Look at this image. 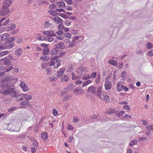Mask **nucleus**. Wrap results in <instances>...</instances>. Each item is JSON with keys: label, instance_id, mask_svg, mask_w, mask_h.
Wrapping results in <instances>:
<instances>
[{"label": "nucleus", "instance_id": "30", "mask_svg": "<svg viewBox=\"0 0 153 153\" xmlns=\"http://www.w3.org/2000/svg\"><path fill=\"white\" fill-rule=\"evenodd\" d=\"M61 80L62 81H65L68 82V77L66 75H64L61 77Z\"/></svg>", "mask_w": 153, "mask_h": 153}, {"label": "nucleus", "instance_id": "34", "mask_svg": "<svg viewBox=\"0 0 153 153\" xmlns=\"http://www.w3.org/2000/svg\"><path fill=\"white\" fill-rule=\"evenodd\" d=\"M63 45V43L61 42L56 44L55 45V47L57 48H60Z\"/></svg>", "mask_w": 153, "mask_h": 153}, {"label": "nucleus", "instance_id": "37", "mask_svg": "<svg viewBox=\"0 0 153 153\" xmlns=\"http://www.w3.org/2000/svg\"><path fill=\"white\" fill-rule=\"evenodd\" d=\"M16 25L14 24H13L8 27V30L9 31L12 30L16 28Z\"/></svg>", "mask_w": 153, "mask_h": 153}, {"label": "nucleus", "instance_id": "50", "mask_svg": "<svg viewBox=\"0 0 153 153\" xmlns=\"http://www.w3.org/2000/svg\"><path fill=\"white\" fill-rule=\"evenodd\" d=\"M145 51L144 50H137L136 51V54H138L140 53L142 54Z\"/></svg>", "mask_w": 153, "mask_h": 153}, {"label": "nucleus", "instance_id": "5", "mask_svg": "<svg viewBox=\"0 0 153 153\" xmlns=\"http://www.w3.org/2000/svg\"><path fill=\"white\" fill-rule=\"evenodd\" d=\"M20 85L23 91L27 92L28 91L29 88L24 82H21Z\"/></svg>", "mask_w": 153, "mask_h": 153}, {"label": "nucleus", "instance_id": "58", "mask_svg": "<svg viewBox=\"0 0 153 153\" xmlns=\"http://www.w3.org/2000/svg\"><path fill=\"white\" fill-rule=\"evenodd\" d=\"M91 76L92 78H95L97 76V72H92L91 74Z\"/></svg>", "mask_w": 153, "mask_h": 153}, {"label": "nucleus", "instance_id": "59", "mask_svg": "<svg viewBox=\"0 0 153 153\" xmlns=\"http://www.w3.org/2000/svg\"><path fill=\"white\" fill-rule=\"evenodd\" d=\"M68 5H71L73 3V1L72 0H64Z\"/></svg>", "mask_w": 153, "mask_h": 153}, {"label": "nucleus", "instance_id": "42", "mask_svg": "<svg viewBox=\"0 0 153 153\" xmlns=\"http://www.w3.org/2000/svg\"><path fill=\"white\" fill-rule=\"evenodd\" d=\"M71 74L72 76V79L75 80L78 78V77L75 75L74 72H72Z\"/></svg>", "mask_w": 153, "mask_h": 153}, {"label": "nucleus", "instance_id": "22", "mask_svg": "<svg viewBox=\"0 0 153 153\" xmlns=\"http://www.w3.org/2000/svg\"><path fill=\"white\" fill-rule=\"evenodd\" d=\"M16 97V100L18 101H21L23 100L25 98L22 94L17 96Z\"/></svg>", "mask_w": 153, "mask_h": 153}, {"label": "nucleus", "instance_id": "29", "mask_svg": "<svg viewBox=\"0 0 153 153\" xmlns=\"http://www.w3.org/2000/svg\"><path fill=\"white\" fill-rule=\"evenodd\" d=\"M126 73L125 72V71H123L121 74V77L122 79L123 80H125L126 77Z\"/></svg>", "mask_w": 153, "mask_h": 153}, {"label": "nucleus", "instance_id": "44", "mask_svg": "<svg viewBox=\"0 0 153 153\" xmlns=\"http://www.w3.org/2000/svg\"><path fill=\"white\" fill-rule=\"evenodd\" d=\"M40 59L44 61H47L49 59V57L47 56L41 57Z\"/></svg>", "mask_w": 153, "mask_h": 153}, {"label": "nucleus", "instance_id": "16", "mask_svg": "<svg viewBox=\"0 0 153 153\" xmlns=\"http://www.w3.org/2000/svg\"><path fill=\"white\" fill-rule=\"evenodd\" d=\"M41 138L43 140H45L48 137L47 133L46 132L42 133L41 135Z\"/></svg>", "mask_w": 153, "mask_h": 153}, {"label": "nucleus", "instance_id": "46", "mask_svg": "<svg viewBox=\"0 0 153 153\" xmlns=\"http://www.w3.org/2000/svg\"><path fill=\"white\" fill-rule=\"evenodd\" d=\"M48 12L50 14L53 16H55L56 13V11L51 10H49L48 11Z\"/></svg>", "mask_w": 153, "mask_h": 153}, {"label": "nucleus", "instance_id": "41", "mask_svg": "<svg viewBox=\"0 0 153 153\" xmlns=\"http://www.w3.org/2000/svg\"><path fill=\"white\" fill-rule=\"evenodd\" d=\"M59 15L65 19H68L69 18V17L68 16L65 14H64L63 13H59Z\"/></svg>", "mask_w": 153, "mask_h": 153}, {"label": "nucleus", "instance_id": "36", "mask_svg": "<svg viewBox=\"0 0 153 153\" xmlns=\"http://www.w3.org/2000/svg\"><path fill=\"white\" fill-rule=\"evenodd\" d=\"M45 39L51 42L53 41V38L51 36H47L45 38Z\"/></svg>", "mask_w": 153, "mask_h": 153}, {"label": "nucleus", "instance_id": "19", "mask_svg": "<svg viewBox=\"0 0 153 153\" xmlns=\"http://www.w3.org/2000/svg\"><path fill=\"white\" fill-rule=\"evenodd\" d=\"M7 81V80L6 79L3 80V83H4L1 85V88H8L9 87V84L6 83Z\"/></svg>", "mask_w": 153, "mask_h": 153}, {"label": "nucleus", "instance_id": "38", "mask_svg": "<svg viewBox=\"0 0 153 153\" xmlns=\"http://www.w3.org/2000/svg\"><path fill=\"white\" fill-rule=\"evenodd\" d=\"M51 25V24L48 21H46L45 22L44 27L45 28H48Z\"/></svg>", "mask_w": 153, "mask_h": 153}, {"label": "nucleus", "instance_id": "12", "mask_svg": "<svg viewBox=\"0 0 153 153\" xmlns=\"http://www.w3.org/2000/svg\"><path fill=\"white\" fill-rule=\"evenodd\" d=\"M117 89L119 92L122 91L123 89V85L122 82H118L116 85Z\"/></svg>", "mask_w": 153, "mask_h": 153}, {"label": "nucleus", "instance_id": "51", "mask_svg": "<svg viewBox=\"0 0 153 153\" xmlns=\"http://www.w3.org/2000/svg\"><path fill=\"white\" fill-rule=\"evenodd\" d=\"M148 140V138L146 137H140L139 138L138 140L139 141H145Z\"/></svg>", "mask_w": 153, "mask_h": 153}, {"label": "nucleus", "instance_id": "24", "mask_svg": "<svg viewBox=\"0 0 153 153\" xmlns=\"http://www.w3.org/2000/svg\"><path fill=\"white\" fill-rule=\"evenodd\" d=\"M20 105H25L26 106H30L31 105L30 102L26 100L22 101L20 103Z\"/></svg>", "mask_w": 153, "mask_h": 153}, {"label": "nucleus", "instance_id": "47", "mask_svg": "<svg viewBox=\"0 0 153 153\" xmlns=\"http://www.w3.org/2000/svg\"><path fill=\"white\" fill-rule=\"evenodd\" d=\"M6 49H7V46H5L3 44L0 45V49L1 50H3Z\"/></svg>", "mask_w": 153, "mask_h": 153}, {"label": "nucleus", "instance_id": "7", "mask_svg": "<svg viewBox=\"0 0 153 153\" xmlns=\"http://www.w3.org/2000/svg\"><path fill=\"white\" fill-rule=\"evenodd\" d=\"M11 61L5 58H4L1 59L0 60V65L8 64L9 65L11 63Z\"/></svg>", "mask_w": 153, "mask_h": 153}, {"label": "nucleus", "instance_id": "39", "mask_svg": "<svg viewBox=\"0 0 153 153\" xmlns=\"http://www.w3.org/2000/svg\"><path fill=\"white\" fill-rule=\"evenodd\" d=\"M91 82V80H87L83 83L82 85V86L83 87L86 86L88 85V84H90Z\"/></svg>", "mask_w": 153, "mask_h": 153}, {"label": "nucleus", "instance_id": "57", "mask_svg": "<svg viewBox=\"0 0 153 153\" xmlns=\"http://www.w3.org/2000/svg\"><path fill=\"white\" fill-rule=\"evenodd\" d=\"M146 129L148 130H153V125H151L149 126H148L146 127Z\"/></svg>", "mask_w": 153, "mask_h": 153}, {"label": "nucleus", "instance_id": "15", "mask_svg": "<svg viewBox=\"0 0 153 153\" xmlns=\"http://www.w3.org/2000/svg\"><path fill=\"white\" fill-rule=\"evenodd\" d=\"M56 5L58 7L60 8H63L65 6V3L64 2L59 1L56 3Z\"/></svg>", "mask_w": 153, "mask_h": 153}, {"label": "nucleus", "instance_id": "20", "mask_svg": "<svg viewBox=\"0 0 153 153\" xmlns=\"http://www.w3.org/2000/svg\"><path fill=\"white\" fill-rule=\"evenodd\" d=\"M11 4V1L10 0H5L3 6L8 7Z\"/></svg>", "mask_w": 153, "mask_h": 153}, {"label": "nucleus", "instance_id": "4", "mask_svg": "<svg viewBox=\"0 0 153 153\" xmlns=\"http://www.w3.org/2000/svg\"><path fill=\"white\" fill-rule=\"evenodd\" d=\"M96 88L93 85L90 86L88 87V89L86 91L87 93L89 92L90 93H92L95 94L96 93Z\"/></svg>", "mask_w": 153, "mask_h": 153}, {"label": "nucleus", "instance_id": "52", "mask_svg": "<svg viewBox=\"0 0 153 153\" xmlns=\"http://www.w3.org/2000/svg\"><path fill=\"white\" fill-rule=\"evenodd\" d=\"M123 107L124 109L126 110H127L128 111H129L130 109V106L128 105H124Z\"/></svg>", "mask_w": 153, "mask_h": 153}, {"label": "nucleus", "instance_id": "61", "mask_svg": "<svg viewBox=\"0 0 153 153\" xmlns=\"http://www.w3.org/2000/svg\"><path fill=\"white\" fill-rule=\"evenodd\" d=\"M64 26L63 24H60L58 26V28L59 30H60L61 29H63V28H64Z\"/></svg>", "mask_w": 153, "mask_h": 153}, {"label": "nucleus", "instance_id": "14", "mask_svg": "<svg viewBox=\"0 0 153 153\" xmlns=\"http://www.w3.org/2000/svg\"><path fill=\"white\" fill-rule=\"evenodd\" d=\"M53 20H54L57 23H59L60 22L62 23L63 20L61 18L59 17L56 16L53 18Z\"/></svg>", "mask_w": 153, "mask_h": 153}, {"label": "nucleus", "instance_id": "17", "mask_svg": "<svg viewBox=\"0 0 153 153\" xmlns=\"http://www.w3.org/2000/svg\"><path fill=\"white\" fill-rule=\"evenodd\" d=\"M23 51L22 50L21 48H19L16 50L15 53V54L17 56H20Z\"/></svg>", "mask_w": 153, "mask_h": 153}, {"label": "nucleus", "instance_id": "13", "mask_svg": "<svg viewBox=\"0 0 153 153\" xmlns=\"http://www.w3.org/2000/svg\"><path fill=\"white\" fill-rule=\"evenodd\" d=\"M65 70V68H62L59 69L57 72V76L58 77H60L64 73V72Z\"/></svg>", "mask_w": 153, "mask_h": 153}, {"label": "nucleus", "instance_id": "45", "mask_svg": "<svg viewBox=\"0 0 153 153\" xmlns=\"http://www.w3.org/2000/svg\"><path fill=\"white\" fill-rule=\"evenodd\" d=\"M7 41L9 42V43L10 42H13L15 39V37H11L8 39L7 38Z\"/></svg>", "mask_w": 153, "mask_h": 153}, {"label": "nucleus", "instance_id": "53", "mask_svg": "<svg viewBox=\"0 0 153 153\" xmlns=\"http://www.w3.org/2000/svg\"><path fill=\"white\" fill-rule=\"evenodd\" d=\"M25 99L27 101H28L29 100H30L32 99V96L31 95H28L27 97H25Z\"/></svg>", "mask_w": 153, "mask_h": 153}, {"label": "nucleus", "instance_id": "40", "mask_svg": "<svg viewBox=\"0 0 153 153\" xmlns=\"http://www.w3.org/2000/svg\"><path fill=\"white\" fill-rule=\"evenodd\" d=\"M57 79V78L56 77V76H51L49 78V79L51 81H56Z\"/></svg>", "mask_w": 153, "mask_h": 153}, {"label": "nucleus", "instance_id": "23", "mask_svg": "<svg viewBox=\"0 0 153 153\" xmlns=\"http://www.w3.org/2000/svg\"><path fill=\"white\" fill-rule=\"evenodd\" d=\"M85 71V68L83 67H80L78 68L77 70L78 72L81 74H82Z\"/></svg>", "mask_w": 153, "mask_h": 153}, {"label": "nucleus", "instance_id": "21", "mask_svg": "<svg viewBox=\"0 0 153 153\" xmlns=\"http://www.w3.org/2000/svg\"><path fill=\"white\" fill-rule=\"evenodd\" d=\"M108 63L113 66H117L118 65L117 62L116 60H110L108 61Z\"/></svg>", "mask_w": 153, "mask_h": 153}, {"label": "nucleus", "instance_id": "11", "mask_svg": "<svg viewBox=\"0 0 153 153\" xmlns=\"http://www.w3.org/2000/svg\"><path fill=\"white\" fill-rule=\"evenodd\" d=\"M73 92L75 94L77 95L81 94L83 92V89L79 88L74 89L73 90Z\"/></svg>", "mask_w": 153, "mask_h": 153}, {"label": "nucleus", "instance_id": "3", "mask_svg": "<svg viewBox=\"0 0 153 153\" xmlns=\"http://www.w3.org/2000/svg\"><path fill=\"white\" fill-rule=\"evenodd\" d=\"M8 8L3 6L2 9L0 10V15L4 16L5 15L9 13L10 12V10Z\"/></svg>", "mask_w": 153, "mask_h": 153}, {"label": "nucleus", "instance_id": "31", "mask_svg": "<svg viewBox=\"0 0 153 153\" xmlns=\"http://www.w3.org/2000/svg\"><path fill=\"white\" fill-rule=\"evenodd\" d=\"M76 42L74 40H73L69 44V47H72L76 46Z\"/></svg>", "mask_w": 153, "mask_h": 153}, {"label": "nucleus", "instance_id": "32", "mask_svg": "<svg viewBox=\"0 0 153 153\" xmlns=\"http://www.w3.org/2000/svg\"><path fill=\"white\" fill-rule=\"evenodd\" d=\"M137 143V140H136L131 141L129 143V146H132L136 144Z\"/></svg>", "mask_w": 153, "mask_h": 153}, {"label": "nucleus", "instance_id": "26", "mask_svg": "<svg viewBox=\"0 0 153 153\" xmlns=\"http://www.w3.org/2000/svg\"><path fill=\"white\" fill-rule=\"evenodd\" d=\"M50 50L49 48H45L43 49L42 53L44 55H48L50 53Z\"/></svg>", "mask_w": 153, "mask_h": 153}, {"label": "nucleus", "instance_id": "48", "mask_svg": "<svg viewBox=\"0 0 153 153\" xmlns=\"http://www.w3.org/2000/svg\"><path fill=\"white\" fill-rule=\"evenodd\" d=\"M14 45L13 43H10L7 46V49H9L13 48V47L14 46Z\"/></svg>", "mask_w": 153, "mask_h": 153}, {"label": "nucleus", "instance_id": "1", "mask_svg": "<svg viewBox=\"0 0 153 153\" xmlns=\"http://www.w3.org/2000/svg\"><path fill=\"white\" fill-rule=\"evenodd\" d=\"M65 53L64 52H61L59 54L58 56H56L52 57L51 58V61L50 63V66H53L55 64H56V67L54 66L55 68H57L58 67L60 66V65L61 60L60 59H57L58 57H60L64 55Z\"/></svg>", "mask_w": 153, "mask_h": 153}, {"label": "nucleus", "instance_id": "8", "mask_svg": "<svg viewBox=\"0 0 153 153\" xmlns=\"http://www.w3.org/2000/svg\"><path fill=\"white\" fill-rule=\"evenodd\" d=\"M6 17H4L1 19L0 20V27L2 26H5L7 25L9 22L10 20L9 19H7L6 21H5L3 23L2 22L5 20Z\"/></svg>", "mask_w": 153, "mask_h": 153}, {"label": "nucleus", "instance_id": "6", "mask_svg": "<svg viewBox=\"0 0 153 153\" xmlns=\"http://www.w3.org/2000/svg\"><path fill=\"white\" fill-rule=\"evenodd\" d=\"M104 86L106 90H109L112 87V83L111 82L108 80L106 81L104 84Z\"/></svg>", "mask_w": 153, "mask_h": 153}, {"label": "nucleus", "instance_id": "2", "mask_svg": "<svg viewBox=\"0 0 153 153\" xmlns=\"http://www.w3.org/2000/svg\"><path fill=\"white\" fill-rule=\"evenodd\" d=\"M102 88L101 87H98L97 88V96L99 97L102 100H105L107 102L109 101V97L105 93H101Z\"/></svg>", "mask_w": 153, "mask_h": 153}, {"label": "nucleus", "instance_id": "25", "mask_svg": "<svg viewBox=\"0 0 153 153\" xmlns=\"http://www.w3.org/2000/svg\"><path fill=\"white\" fill-rule=\"evenodd\" d=\"M59 52L58 50H57L55 48H54L51 50L50 54L51 55H56Z\"/></svg>", "mask_w": 153, "mask_h": 153}, {"label": "nucleus", "instance_id": "28", "mask_svg": "<svg viewBox=\"0 0 153 153\" xmlns=\"http://www.w3.org/2000/svg\"><path fill=\"white\" fill-rule=\"evenodd\" d=\"M38 146V143L37 141H35L32 144L31 147H33V148H35V149H36Z\"/></svg>", "mask_w": 153, "mask_h": 153}, {"label": "nucleus", "instance_id": "54", "mask_svg": "<svg viewBox=\"0 0 153 153\" xmlns=\"http://www.w3.org/2000/svg\"><path fill=\"white\" fill-rule=\"evenodd\" d=\"M6 39H7V38L4 37V35L3 34L0 36V42L4 41Z\"/></svg>", "mask_w": 153, "mask_h": 153}, {"label": "nucleus", "instance_id": "62", "mask_svg": "<svg viewBox=\"0 0 153 153\" xmlns=\"http://www.w3.org/2000/svg\"><path fill=\"white\" fill-rule=\"evenodd\" d=\"M46 71H47V74L48 75H49L51 73V71L50 68H47L46 69Z\"/></svg>", "mask_w": 153, "mask_h": 153}, {"label": "nucleus", "instance_id": "43", "mask_svg": "<svg viewBox=\"0 0 153 153\" xmlns=\"http://www.w3.org/2000/svg\"><path fill=\"white\" fill-rule=\"evenodd\" d=\"M64 36L65 37L70 38L71 37V34L69 33H64Z\"/></svg>", "mask_w": 153, "mask_h": 153}, {"label": "nucleus", "instance_id": "56", "mask_svg": "<svg viewBox=\"0 0 153 153\" xmlns=\"http://www.w3.org/2000/svg\"><path fill=\"white\" fill-rule=\"evenodd\" d=\"M73 68L72 65H70L68 68L67 71L69 72H71L73 70Z\"/></svg>", "mask_w": 153, "mask_h": 153}, {"label": "nucleus", "instance_id": "33", "mask_svg": "<svg viewBox=\"0 0 153 153\" xmlns=\"http://www.w3.org/2000/svg\"><path fill=\"white\" fill-rule=\"evenodd\" d=\"M1 56V57L9 53V52L8 51H3L0 52Z\"/></svg>", "mask_w": 153, "mask_h": 153}, {"label": "nucleus", "instance_id": "60", "mask_svg": "<svg viewBox=\"0 0 153 153\" xmlns=\"http://www.w3.org/2000/svg\"><path fill=\"white\" fill-rule=\"evenodd\" d=\"M114 113H115V111L112 109H109L107 112V113L108 114H111Z\"/></svg>", "mask_w": 153, "mask_h": 153}, {"label": "nucleus", "instance_id": "63", "mask_svg": "<svg viewBox=\"0 0 153 153\" xmlns=\"http://www.w3.org/2000/svg\"><path fill=\"white\" fill-rule=\"evenodd\" d=\"M141 122L142 123V124L143 125L146 126L147 125V123H148L147 121L145 120H141Z\"/></svg>", "mask_w": 153, "mask_h": 153}, {"label": "nucleus", "instance_id": "18", "mask_svg": "<svg viewBox=\"0 0 153 153\" xmlns=\"http://www.w3.org/2000/svg\"><path fill=\"white\" fill-rule=\"evenodd\" d=\"M75 87V86L73 84L71 83L68 84L67 87L64 88L65 90H71L73 89Z\"/></svg>", "mask_w": 153, "mask_h": 153}, {"label": "nucleus", "instance_id": "55", "mask_svg": "<svg viewBox=\"0 0 153 153\" xmlns=\"http://www.w3.org/2000/svg\"><path fill=\"white\" fill-rule=\"evenodd\" d=\"M56 7V5L55 4H51L49 6V8L51 9H54Z\"/></svg>", "mask_w": 153, "mask_h": 153}, {"label": "nucleus", "instance_id": "10", "mask_svg": "<svg viewBox=\"0 0 153 153\" xmlns=\"http://www.w3.org/2000/svg\"><path fill=\"white\" fill-rule=\"evenodd\" d=\"M42 33L47 35L48 36H56V34L54 33V31H45Z\"/></svg>", "mask_w": 153, "mask_h": 153}, {"label": "nucleus", "instance_id": "9", "mask_svg": "<svg viewBox=\"0 0 153 153\" xmlns=\"http://www.w3.org/2000/svg\"><path fill=\"white\" fill-rule=\"evenodd\" d=\"M14 88L13 87H11L10 88H8L7 89L4 90L2 92V94L4 95H10L12 92Z\"/></svg>", "mask_w": 153, "mask_h": 153}, {"label": "nucleus", "instance_id": "64", "mask_svg": "<svg viewBox=\"0 0 153 153\" xmlns=\"http://www.w3.org/2000/svg\"><path fill=\"white\" fill-rule=\"evenodd\" d=\"M115 115L117 116L118 117H120L121 116H122L121 114V113L120 111H116L115 112Z\"/></svg>", "mask_w": 153, "mask_h": 153}, {"label": "nucleus", "instance_id": "49", "mask_svg": "<svg viewBox=\"0 0 153 153\" xmlns=\"http://www.w3.org/2000/svg\"><path fill=\"white\" fill-rule=\"evenodd\" d=\"M71 21L69 20H67L64 23L65 25L66 26H69L71 25Z\"/></svg>", "mask_w": 153, "mask_h": 153}, {"label": "nucleus", "instance_id": "35", "mask_svg": "<svg viewBox=\"0 0 153 153\" xmlns=\"http://www.w3.org/2000/svg\"><path fill=\"white\" fill-rule=\"evenodd\" d=\"M153 48V45L150 42H148L146 45V48L148 49H150Z\"/></svg>", "mask_w": 153, "mask_h": 153}, {"label": "nucleus", "instance_id": "27", "mask_svg": "<svg viewBox=\"0 0 153 153\" xmlns=\"http://www.w3.org/2000/svg\"><path fill=\"white\" fill-rule=\"evenodd\" d=\"M10 95L13 97H15L17 95V92L14 90V88H13V90L12 91V92L10 94Z\"/></svg>", "mask_w": 153, "mask_h": 153}]
</instances>
